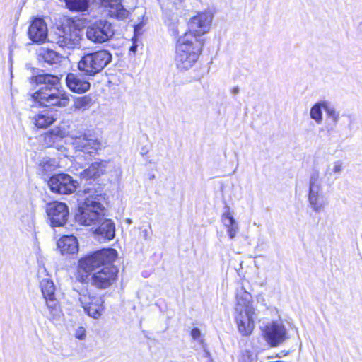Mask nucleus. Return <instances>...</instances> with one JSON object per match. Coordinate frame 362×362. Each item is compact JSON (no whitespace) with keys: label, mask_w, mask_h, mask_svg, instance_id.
Segmentation results:
<instances>
[{"label":"nucleus","mask_w":362,"mask_h":362,"mask_svg":"<svg viewBox=\"0 0 362 362\" xmlns=\"http://www.w3.org/2000/svg\"><path fill=\"white\" fill-rule=\"evenodd\" d=\"M30 83L35 84L36 89L30 97L40 106L65 107L69 105V94L59 87L60 78L57 76L37 74L30 78Z\"/></svg>","instance_id":"nucleus-1"},{"label":"nucleus","mask_w":362,"mask_h":362,"mask_svg":"<svg viewBox=\"0 0 362 362\" xmlns=\"http://www.w3.org/2000/svg\"><path fill=\"white\" fill-rule=\"evenodd\" d=\"M203 45L204 39L185 34L177 44L175 56L176 67L181 71L191 69L199 59Z\"/></svg>","instance_id":"nucleus-2"},{"label":"nucleus","mask_w":362,"mask_h":362,"mask_svg":"<svg viewBox=\"0 0 362 362\" xmlns=\"http://www.w3.org/2000/svg\"><path fill=\"white\" fill-rule=\"evenodd\" d=\"M85 193L87 197L79 204L76 220L81 225L96 226L103 220L105 216V209L102 204L104 197L92 189H88Z\"/></svg>","instance_id":"nucleus-3"},{"label":"nucleus","mask_w":362,"mask_h":362,"mask_svg":"<svg viewBox=\"0 0 362 362\" xmlns=\"http://www.w3.org/2000/svg\"><path fill=\"white\" fill-rule=\"evenodd\" d=\"M236 301L235 320L238 331L243 336H249L255 327L252 295L242 286L237 290Z\"/></svg>","instance_id":"nucleus-4"},{"label":"nucleus","mask_w":362,"mask_h":362,"mask_svg":"<svg viewBox=\"0 0 362 362\" xmlns=\"http://www.w3.org/2000/svg\"><path fill=\"white\" fill-rule=\"evenodd\" d=\"M117 256V252L115 249L107 248L81 258L78 261V280L88 282L93 272L98 271L103 265L113 263Z\"/></svg>","instance_id":"nucleus-5"},{"label":"nucleus","mask_w":362,"mask_h":362,"mask_svg":"<svg viewBox=\"0 0 362 362\" xmlns=\"http://www.w3.org/2000/svg\"><path fill=\"white\" fill-rule=\"evenodd\" d=\"M112 61V54L100 49L84 54L78 62V69L84 75L94 76L101 72Z\"/></svg>","instance_id":"nucleus-6"},{"label":"nucleus","mask_w":362,"mask_h":362,"mask_svg":"<svg viewBox=\"0 0 362 362\" xmlns=\"http://www.w3.org/2000/svg\"><path fill=\"white\" fill-rule=\"evenodd\" d=\"M318 171L313 173L309 180L308 202L313 211L319 213L328 204L322 184L320 181Z\"/></svg>","instance_id":"nucleus-7"},{"label":"nucleus","mask_w":362,"mask_h":362,"mask_svg":"<svg viewBox=\"0 0 362 362\" xmlns=\"http://www.w3.org/2000/svg\"><path fill=\"white\" fill-rule=\"evenodd\" d=\"M114 33L112 24L105 19L94 21L86 29L87 38L95 43H103L110 40Z\"/></svg>","instance_id":"nucleus-8"},{"label":"nucleus","mask_w":362,"mask_h":362,"mask_svg":"<svg viewBox=\"0 0 362 362\" xmlns=\"http://www.w3.org/2000/svg\"><path fill=\"white\" fill-rule=\"evenodd\" d=\"M51 40L63 49H74L79 45L81 37L75 29L69 26L57 27L54 33L50 34Z\"/></svg>","instance_id":"nucleus-9"},{"label":"nucleus","mask_w":362,"mask_h":362,"mask_svg":"<svg viewBox=\"0 0 362 362\" xmlns=\"http://www.w3.org/2000/svg\"><path fill=\"white\" fill-rule=\"evenodd\" d=\"M78 185L77 180L64 173L56 174L48 181L51 191L59 194H71L76 190Z\"/></svg>","instance_id":"nucleus-10"},{"label":"nucleus","mask_w":362,"mask_h":362,"mask_svg":"<svg viewBox=\"0 0 362 362\" xmlns=\"http://www.w3.org/2000/svg\"><path fill=\"white\" fill-rule=\"evenodd\" d=\"M117 272V267L112 263L107 264L93 272L88 282L98 288H106L116 280Z\"/></svg>","instance_id":"nucleus-11"},{"label":"nucleus","mask_w":362,"mask_h":362,"mask_svg":"<svg viewBox=\"0 0 362 362\" xmlns=\"http://www.w3.org/2000/svg\"><path fill=\"white\" fill-rule=\"evenodd\" d=\"M41 291L46 301L49 312L47 317L49 320H54L59 316L60 310L59 303L55 298V286L52 281L45 279L40 283Z\"/></svg>","instance_id":"nucleus-12"},{"label":"nucleus","mask_w":362,"mask_h":362,"mask_svg":"<svg viewBox=\"0 0 362 362\" xmlns=\"http://www.w3.org/2000/svg\"><path fill=\"white\" fill-rule=\"evenodd\" d=\"M212 19L213 15L211 12L199 13L189 20V31L185 34H191L197 38L202 39V36L209 32Z\"/></svg>","instance_id":"nucleus-13"},{"label":"nucleus","mask_w":362,"mask_h":362,"mask_svg":"<svg viewBox=\"0 0 362 362\" xmlns=\"http://www.w3.org/2000/svg\"><path fill=\"white\" fill-rule=\"evenodd\" d=\"M74 145L78 151L89 155L97 153L102 147L101 141L90 131L75 137Z\"/></svg>","instance_id":"nucleus-14"},{"label":"nucleus","mask_w":362,"mask_h":362,"mask_svg":"<svg viewBox=\"0 0 362 362\" xmlns=\"http://www.w3.org/2000/svg\"><path fill=\"white\" fill-rule=\"evenodd\" d=\"M46 213L50 219L52 227L64 226L69 217L68 206L59 202H52L47 204Z\"/></svg>","instance_id":"nucleus-15"},{"label":"nucleus","mask_w":362,"mask_h":362,"mask_svg":"<svg viewBox=\"0 0 362 362\" xmlns=\"http://www.w3.org/2000/svg\"><path fill=\"white\" fill-rule=\"evenodd\" d=\"M264 337L271 346H277L286 339V329L281 322L273 321L266 325Z\"/></svg>","instance_id":"nucleus-16"},{"label":"nucleus","mask_w":362,"mask_h":362,"mask_svg":"<svg viewBox=\"0 0 362 362\" xmlns=\"http://www.w3.org/2000/svg\"><path fill=\"white\" fill-rule=\"evenodd\" d=\"M78 300L84 311L91 317L98 319L104 310L102 298L91 296L89 293H79Z\"/></svg>","instance_id":"nucleus-17"},{"label":"nucleus","mask_w":362,"mask_h":362,"mask_svg":"<svg viewBox=\"0 0 362 362\" xmlns=\"http://www.w3.org/2000/svg\"><path fill=\"white\" fill-rule=\"evenodd\" d=\"M28 33L29 38L33 42H44L48 36L46 23L41 18H35L29 26Z\"/></svg>","instance_id":"nucleus-18"},{"label":"nucleus","mask_w":362,"mask_h":362,"mask_svg":"<svg viewBox=\"0 0 362 362\" xmlns=\"http://www.w3.org/2000/svg\"><path fill=\"white\" fill-rule=\"evenodd\" d=\"M32 123L39 129H46L57 119L56 112L45 110L30 117Z\"/></svg>","instance_id":"nucleus-19"},{"label":"nucleus","mask_w":362,"mask_h":362,"mask_svg":"<svg viewBox=\"0 0 362 362\" xmlns=\"http://www.w3.org/2000/svg\"><path fill=\"white\" fill-rule=\"evenodd\" d=\"M66 84L71 91L76 93H85L89 90L90 86L88 81L73 73L67 74Z\"/></svg>","instance_id":"nucleus-20"},{"label":"nucleus","mask_w":362,"mask_h":362,"mask_svg":"<svg viewBox=\"0 0 362 362\" xmlns=\"http://www.w3.org/2000/svg\"><path fill=\"white\" fill-rule=\"evenodd\" d=\"M57 247L62 255H74L78 251V243L74 235H64L57 241Z\"/></svg>","instance_id":"nucleus-21"},{"label":"nucleus","mask_w":362,"mask_h":362,"mask_svg":"<svg viewBox=\"0 0 362 362\" xmlns=\"http://www.w3.org/2000/svg\"><path fill=\"white\" fill-rule=\"evenodd\" d=\"M107 165V162L103 160L95 162L81 172V175L86 180L96 179L105 173Z\"/></svg>","instance_id":"nucleus-22"},{"label":"nucleus","mask_w":362,"mask_h":362,"mask_svg":"<svg viewBox=\"0 0 362 362\" xmlns=\"http://www.w3.org/2000/svg\"><path fill=\"white\" fill-rule=\"evenodd\" d=\"M96 226L95 233L105 238L107 240H112L115 238V226L111 219L106 218L103 216V220L98 223Z\"/></svg>","instance_id":"nucleus-23"},{"label":"nucleus","mask_w":362,"mask_h":362,"mask_svg":"<svg viewBox=\"0 0 362 362\" xmlns=\"http://www.w3.org/2000/svg\"><path fill=\"white\" fill-rule=\"evenodd\" d=\"M223 225L227 228V233L230 239H233L239 230V226L233 217L230 207L226 206V211L222 216Z\"/></svg>","instance_id":"nucleus-24"},{"label":"nucleus","mask_w":362,"mask_h":362,"mask_svg":"<svg viewBox=\"0 0 362 362\" xmlns=\"http://www.w3.org/2000/svg\"><path fill=\"white\" fill-rule=\"evenodd\" d=\"M108 14L110 17L116 19L124 20L128 17L129 11L124 8L120 0H115L108 8Z\"/></svg>","instance_id":"nucleus-25"},{"label":"nucleus","mask_w":362,"mask_h":362,"mask_svg":"<svg viewBox=\"0 0 362 362\" xmlns=\"http://www.w3.org/2000/svg\"><path fill=\"white\" fill-rule=\"evenodd\" d=\"M328 100H320L313 105L310 111V117L317 124H320L323 120L322 110L326 112V107L327 106Z\"/></svg>","instance_id":"nucleus-26"},{"label":"nucleus","mask_w":362,"mask_h":362,"mask_svg":"<svg viewBox=\"0 0 362 362\" xmlns=\"http://www.w3.org/2000/svg\"><path fill=\"white\" fill-rule=\"evenodd\" d=\"M326 116L327 118L332 122V126L327 128V132L332 139L331 134L334 132V128L338 124L340 119V112L338 111L330 102L328 101L327 106L326 107Z\"/></svg>","instance_id":"nucleus-27"},{"label":"nucleus","mask_w":362,"mask_h":362,"mask_svg":"<svg viewBox=\"0 0 362 362\" xmlns=\"http://www.w3.org/2000/svg\"><path fill=\"white\" fill-rule=\"evenodd\" d=\"M57 166L55 159L48 157L43 158L37 166V173L41 176H47L49 173L53 172Z\"/></svg>","instance_id":"nucleus-28"},{"label":"nucleus","mask_w":362,"mask_h":362,"mask_svg":"<svg viewBox=\"0 0 362 362\" xmlns=\"http://www.w3.org/2000/svg\"><path fill=\"white\" fill-rule=\"evenodd\" d=\"M344 170V163L342 160H338L332 162L327 165L325 171V177L327 180H330L333 177L338 178Z\"/></svg>","instance_id":"nucleus-29"},{"label":"nucleus","mask_w":362,"mask_h":362,"mask_svg":"<svg viewBox=\"0 0 362 362\" xmlns=\"http://www.w3.org/2000/svg\"><path fill=\"white\" fill-rule=\"evenodd\" d=\"M66 8L71 11L84 12L90 6V0H64Z\"/></svg>","instance_id":"nucleus-30"},{"label":"nucleus","mask_w":362,"mask_h":362,"mask_svg":"<svg viewBox=\"0 0 362 362\" xmlns=\"http://www.w3.org/2000/svg\"><path fill=\"white\" fill-rule=\"evenodd\" d=\"M39 59L48 64H54L59 61L58 54L49 49H41L39 53Z\"/></svg>","instance_id":"nucleus-31"},{"label":"nucleus","mask_w":362,"mask_h":362,"mask_svg":"<svg viewBox=\"0 0 362 362\" xmlns=\"http://www.w3.org/2000/svg\"><path fill=\"white\" fill-rule=\"evenodd\" d=\"M92 99L88 95L78 97L74 101V107L75 110H86L92 105Z\"/></svg>","instance_id":"nucleus-32"},{"label":"nucleus","mask_w":362,"mask_h":362,"mask_svg":"<svg viewBox=\"0 0 362 362\" xmlns=\"http://www.w3.org/2000/svg\"><path fill=\"white\" fill-rule=\"evenodd\" d=\"M239 362H257V354L252 351L245 350L241 354Z\"/></svg>","instance_id":"nucleus-33"},{"label":"nucleus","mask_w":362,"mask_h":362,"mask_svg":"<svg viewBox=\"0 0 362 362\" xmlns=\"http://www.w3.org/2000/svg\"><path fill=\"white\" fill-rule=\"evenodd\" d=\"M21 221L23 224L32 227L34 224L33 213L28 210L24 214L21 215Z\"/></svg>","instance_id":"nucleus-34"},{"label":"nucleus","mask_w":362,"mask_h":362,"mask_svg":"<svg viewBox=\"0 0 362 362\" xmlns=\"http://www.w3.org/2000/svg\"><path fill=\"white\" fill-rule=\"evenodd\" d=\"M66 135V132L64 130H62L59 127L52 129L49 133L46 134V137L54 136L59 138H64Z\"/></svg>","instance_id":"nucleus-35"},{"label":"nucleus","mask_w":362,"mask_h":362,"mask_svg":"<svg viewBox=\"0 0 362 362\" xmlns=\"http://www.w3.org/2000/svg\"><path fill=\"white\" fill-rule=\"evenodd\" d=\"M191 337L194 340H199L201 343H202L203 340L201 339V331L198 328H194L191 331Z\"/></svg>","instance_id":"nucleus-36"},{"label":"nucleus","mask_w":362,"mask_h":362,"mask_svg":"<svg viewBox=\"0 0 362 362\" xmlns=\"http://www.w3.org/2000/svg\"><path fill=\"white\" fill-rule=\"evenodd\" d=\"M76 338L78 339H83L86 337V330L83 327H78L75 332Z\"/></svg>","instance_id":"nucleus-37"},{"label":"nucleus","mask_w":362,"mask_h":362,"mask_svg":"<svg viewBox=\"0 0 362 362\" xmlns=\"http://www.w3.org/2000/svg\"><path fill=\"white\" fill-rule=\"evenodd\" d=\"M103 6L107 7L108 8L112 6L114 3L115 0H99Z\"/></svg>","instance_id":"nucleus-38"},{"label":"nucleus","mask_w":362,"mask_h":362,"mask_svg":"<svg viewBox=\"0 0 362 362\" xmlns=\"http://www.w3.org/2000/svg\"><path fill=\"white\" fill-rule=\"evenodd\" d=\"M232 93L233 94H238L239 93V88L238 87L233 88Z\"/></svg>","instance_id":"nucleus-39"},{"label":"nucleus","mask_w":362,"mask_h":362,"mask_svg":"<svg viewBox=\"0 0 362 362\" xmlns=\"http://www.w3.org/2000/svg\"><path fill=\"white\" fill-rule=\"evenodd\" d=\"M142 233H144V237L145 239L148 238V230L146 229H144Z\"/></svg>","instance_id":"nucleus-40"},{"label":"nucleus","mask_w":362,"mask_h":362,"mask_svg":"<svg viewBox=\"0 0 362 362\" xmlns=\"http://www.w3.org/2000/svg\"><path fill=\"white\" fill-rule=\"evenodd\" d=\"M204 356L206 358H210V353L206 350H204Z\"/></svg>","instance_id":"nucleus-41"},{"label":"nucleus","mask_w":362,"mask_h":362,"mask_svg":"<svg viewBox=\"0 0 362 362\" xmlns=\"http://www.w3.org/2000/svg\"><path fill=\"white\" fill-rule=\"evenodd\" d=\"M136 50V46L131 47L130 51L135 52Z\"/></svg>","instance_id":"nucleus-42"},{"label":"nucleus","mask_w":362,"mask_h":362,"mask_svg":"<svg viewBox=\"0 0 362 362\" xmlns=\"http://www.w3.org/2000/svg\"><path fill=\"white\" fill-rule=\"evenodd\" d=\"M139 27V25H136V26L135 27V31L137 30L138 28Z\"/></svg>","instance_id":"nucleus-43"}]
</instances>
